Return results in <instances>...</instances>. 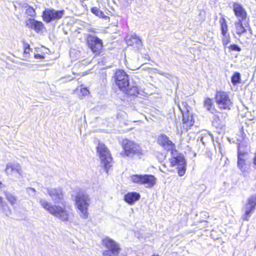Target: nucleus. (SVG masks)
<instances>
[{
	"mask_svg": "<svg viewBox=\"0 0 256 256\" xmlns=\"http://www.w3.org/2000/svg\"><path fill=\"white\" fill-rule=\"evenodd\" d=\"M124 93L126 94L137 96L138 94H142V90L136 84H130L126 86V90H122Z\"/></svg>",
	"mask_w": 256,
	"mask_h": 256,
	"instance_id": "ddd939ff",
	"label": "nucleus"
},
{
	"mask_svg": "<svg viewBox=\"0 0 256 256\" xmlns=\"http://www.w3.org/2000/svg\"><path fill=\"white\" fill-rule=\"evenodd\" d=\"M80 92L84 96H87L89 94V91L86 88H82L80 90Z\"/></svg>",
	"mask_w": 256,
	"mask_h": 256,
	"instance_id": "e433bc0d",
	"label": "nucleus"
},
{
	"mask_svg": "<svg viewBox=\"0 0 256 256\" xmlns=\"http://www.w3.org/2000/svg\"><path fill=\"white\" fill-rule=\"evenodd\" d=\"M216 101L220 108L224 110H230L232 106L228 94L224 92H218L216 96Z\"/></svg>",
	"mask_w": 256,
	"mask_h": 256,
	"instance_id": "6e6552de",
	"label": "nucleus"
},
{
	"mask_svg": "<svg viewBox=\"0 0 256 256\" xmlns=\"http://www.w3.org/2000/svg\"><path fill=\"white\" fill-rule=\"evenodd\" d=\"M156 182V178L152 174H144L142 184L147 188H152L154 187Z\"/></svg>",
	"mask_w": 256,
	"mask_h": 256,
	"instance_id": "dca6fc26",
	"label": "nucleus"
},
{
	"mask_svg": "<svg viewBox=\"0 0 256 256\" xmlns=\"http://www.w3.org/2000/svg\"><path fill=\"white\" fill-rule=\"evenodd\" d=\"M248 154L247 145H238V165L242 172L246 170V164L244 156Z\"/></svg>",
	"mask_w": 256,
	"mask_h": 256,
	"instance_id": "9d476101",
	"label": "nucleus"
},
{
	"mask_svg": "<svg viewBox=\"0 0 256 256\" xmlns=\"http://www.w3.org/2000/svg\"><path fill=\"white\" fill-rule=\"evenodd\" d=\"M97 152L100 160L102 166L106 173L112 166V158L110 152L105 145H98Z\"/></svg>",
	"mask_w": 256,
	"mask_h": 256,
	"instance_id": "20e7f679",
	"label": "nucleus"
},
{
	"mask_svg": "<svg viewBox=\"0 0 256 256\" xmlns=\"http://www.w3.org/2000/svg\"><path fill=\"white\" fill-rule=\"evenodd\" d=\"M143 176L144 174H132L130 176V180L134 184H137L138 185H142Z\"/></svg>",
	"mask_w": 256,
	"mask_h": 256,
	"instance_id": "5701e85b",
	"label": "nucleus"
},
{
	"mask_svg": "<svg viewBox=\"0 0 256 256\" xmlns=\"http://www.w3.org/2000/svg\"><path fill=\"white\" fill-rule=\"evenodd\" d=\"M102 242L106 248L102 253L103 256H117L119 254L121 248L114 240L106 237L102 240Z\"/></svg>",
	"mask_w": 256,
	"mask_h": 256,
	"instance_id": "39448f33",
	"label": "nucleus"
},
{
	"mask_svg": "<svg viewBox=\"0 0 256 256\" xmlns=\"http://www.w3.org/2000/svg\"><path fill=\"white\" fill-rule=\"evenodd\" d=\"M167 150L170 152L171 154V157L169 158L170 166L176 167L177 172L180 176H184L186 170V162L184 154L178 152L174 145H170Z\"/></svg>",
	"mask_w": 256,
	"mask_h": 256,
	"instance_id": "f03ea898",
	"label": "nucleus"
},
{
	"mask_svg": "<svg viewBox=\"0 0 256 256\" xmlns=\"http://www.w3.org/2000/svg\"><path fill=\"white\" fill-rule=\"evenodd\" d=\"M222 43L224 46H226L230 42V34H222Z\"/></svg>",
	"mask_w": 256,
	"mask_h": 256,
	"instance_id": "7c9ffc66",
	"label": "nucleus"
},
{
	"mask_svg": "<svg viewBox=\"0 0 256 256\" xmlns=\"http://www.w3.org/2000/svg\"><path fill=\"white\" fill-rule=\"evenodd\" d=\"M213 136L211 134L206 133L202 134L200 138V140L202 142V144H204L208 142V140H212Z\"/></svg>",
	"mask_w": 256,
	"mask_h": 256,
	"instance_id": "a878e982",
	"label": "nucleus"
},
{
	"mask_svg": "<svg viewBox=\"0 0 256 256\" xmlns=\"http://www.w3.org/2000/svg\"><path fill=\"white\" fill-rule=\"evenodd\" d=\"M64 10H56L53 8H47L42 12V18L44 22L50 23L57 22L64 15Z\"/></svg>",
	"mask_w": 256,
	"mask_h": 256,
	"instance_id": "423d86ee",
	"label": "nucleus"
},
{
	"mask_svg": "<svg viewBox=\"0 0 256 256\" xmlns=\"http://www.w3.org/2000/svg\"><path fill=\"white\" fill-rule=\"evenodd\" d=\"M2 182L0 181V188H1L2 187Z\"/></svg>",
	"mask_w": 256,
	"mask_h": 256,
	"instance_id": "79ce46f5",
	"label": "nucleus"
},
{
	"mask_svg": "<svg viewBox=\"0 0 256 256\" xmlns=\"http://www.w3.org/2000/svg\"><path fill=\"white\" fill-rule=\"evenodd\" d=\"M3 198L2 197L0 196V204H2L3 202Z\"/></svg>",
	"mask_w": 256,
	"mask_h": 256,
	"instance_id": "a19ab883",
	"label": "nucleus"
},
{
	"mask_svg": "<svg viewBox=\"0 0 256 256\" xmlns=\"http://www.w3.org/2000/svg\"><path fill=\"white\" fill-rule=\"evenodd\" d=\"M164 76L168 79H170L172 77L170 74L168 73H165V72L164 74Z\"/></svg>",
	"mask_w": 256,
	"mask_h": 256,
	"instance_id": "4c0bfd02",
	"label": "nucleus"
},
{
	"mask_svg": "<svg viewBox=\"0 0 256 256\" xmlns=\"http://www.w3.org/2000/svg\"><path fill=\"white\" fill-rule=\"evenodd\" d=\"M227 114H222L221 112H217L216 114H214L213 117L212 124L216 128H222L225 125L224 120L222 119V118H225Z\"/></svg>",
	"mask_w": 256,
	"mask_h": 256,
	"instance_id": "2eb2a0df",
	"label": "nucleus"
},
{
	"mask_svg": "<svg viewBox=\"0 0 256 256\" xmlns=\"http://www.w3.org/2000/svg\"><path fill=\"white\" fill-rule=\"evenodd\" d=\"M48 195L54 200V204L52 205L48 201L42 199L40 203L42 207L48 212L50 214L59 218L63 222H67L69 220V210H72L71 206L66 204L64 200V194L61 189L51 188L48 190Z\"/></svg>",
	"mask_w": 256,
	"mask_h": 256,
	"instance_id": "f257e3e1",
	"label": "nucleus"
},
{
	"mask_svg": "<svg viewBox=\"0 0 256 256\" xmlns=\"http://www.w3.org/2000/svg\"><path fill=\"white\" fill-rule=\"evenodd\" d=\"M233 10L234 14L238 18V20H244L246 18V12L241 4L238 2H234Z\"/></svg>",
	"mask_w": 256,
	"mask_h": 256,
	"instance_id": "f8f14e48",
	"label": "nucleus"
},
{
	"mask_svg": "<svg viewBox=\"0 0 256 256\" xmlns=\"http://www.w3.org/2000/svg\"><path fill=\"white\" fill-rule=\"evenodd\" d=\"M132 145H124V154L127 156H130L136 153L135 150L132 148H131Z\"/></svg>",
	"mask_w": 256,
	"mask_h": 256,
	"instance_id": "c756f323",
	"label": "nucleus"
},
{
	"mask_svg": "<svg viewBox=\"0 0 256 256\" xmlns=\"http://www.w3.org/2000/svg\"><path fill=\"white\" fill-rule=\"evenodd\" d=\"M158 144H174L169 138L164 134H162L158 138Z\"/></svg>",
	"mask_w": 256,
	"mask_h": 256,
	"instance_id": "b1692460",
	"label": "nucleus"
},
{
	"mask_svg": "<svg viewBox=\"0 0 256 256\" xmlns=\"http://www.w3.org/2000/svg\"><path fill=\"white\" fill-rule=\"evenodd\" d=\"M26 14H27L28 15L32 17H34L36 15V12H35L34 9L30 6H28L26 8Z\"/></svg>",
	"mask_w": 256,
	"mask_h": 256,
	"instance_id": "473e14b6",
	"label": "nucleus"
},
{
	"mask_svg": "<svg viewBox=\"0 0 256 256\" xmlns=\"http://www.w3.org/2000/svg\"><path fill=\"white\" fill-rule=\"evenodd\" d=\"M204 106L212 114L216 112V110L214 108L212 101L210 98H207L205 100L204 102Z\"/></svg>",
	"mask_w": 256,
	"mask_h": 256,
	"instance_id": "4be33fe9",
	"label": "nucleus"
},
{
	"mask_svg": "<svg viewBox=\"0 0 256 256\" xmlns=\"http://www.w3.org/2000/svg\"><path fill=\"white\" fill-rule=\"evenodd\" d=\"M24 54H28L30 50V45L26 43L24 44Z\"/></svg>",
	"mask_w": 256,
	"mask_h": 256,
	"instance_id": "c9c22d12",
	"label": "nucleus"
},
{
	"mask_svg": "<svg viewBox=\"0 0 256 256\" xmlns=\"http://www.w3.org/2000/svg\"><path fill=\"white\" fill-rule=\"evenodd\" d=\"M34 58H42L43 56L40 54H36L34 55Z\"/></svg>",
	"mask_w": 256,
	"mask_h": 256,
	"instance_id": "58836bf2",
	"label": "nucleus"
},
{
	"mask_svg": "<svg viewBox=\"0 0 256 256\" xmlns=\"http://www.w3.org/2000/svg\"><path fill=\"white\" fill-rule=\"evenodd\" d=\"M126 42L128 45L133 46L136 50L140 49L142 46V41L136 34L132 35Z\"/></svg>",
	"mask_w": 256,
	"mask_h": 256,
	"instance_id": "f3484780",
	"label": "nucleus"
},
{
	"mask_svg": "<svg viewBox=\"0 0 256 256\" xmlns=\"http://www.w3.org/2000/svg\"><path fill=\"white\" fill-rule=\"evenodd\" d=\"M256 208V194L251 196L247 200L244 206V214L242 219L243 220L248 221L251 214L254 212Z\"/></svg>",
	"mask_w": 256,
	"mask_h": 256,
	"instance_id": "1a4fd4ad",
	"label": "nucleus"
},
{
	"mask_svg": "<svg viewBox=\"0 0 256 256\" xmlns=\"http://www.w3.org/2000/svg\"><path fill=\"white\" fill-rule=\"evenodd\" d=\"M90 198L86 193L79 192L75 197V205L76 208L80 212L81 218L86 219L88 216V207Z\"/></svg>",
	"mask_w": 256,
	"mask_h": 256,
	"instance_id": "7ed1b4c3",
	"label": "nucleus"
},
{
	"mask_svg": "<svg viewBox=\"0 0 256 256\" xmlns=\"http://www.w3.org/2000/svg\"><path fill=\"white\" fill-rule=\"evenodd\" d=\"M157 72H158V74H160V75H162V76H164V72H163L162 71V70H157Z\"/></svg>",
	"mask_w": 256,
	"mask_h": 256,
	"instance_id": "ea45409f",
	"label": "nucleus"
},
{
	"mask_svg": "<svg viewBox=\"0 0 256 256\" xmlns=\"http://www.w3.org/2000/svg\"><path fill=\"white\" fill-rule=\"evenodd\" d=\"M220 22L222 34H227L228 32V26L226 18L223 17L220 20Z\"/></svg>",
	"mask_w": 256,
	"mask_h": 256,
	"instance_id": "393cba45",
	"label": "nucleus"
},
{
	"mask_svg": "<svg viewBox=\"0 0 256 256\" xmlns=\"http://www.w3.org/2000/svg\"><path fill=\"white\" fill-rule=\"evenodd\" d=\"M195 117L196 116L192 114H190V113H188L184 114L182 127L186 131H187L194 124Z\"/></svg>",
	"mask_w": 256,
	"mask_h": 256,
	"instance_id": "4468645a",
	"label": "nucleus"
},
{
	"mask_svg": "<svg viewBox=\"0 0 256 256\" xmlns=\"http://www.w3.org/2000/svg\"><path fill=\"white\" fill-rule=\"evenodd\" d=\"M228 48L230 50L233 51L240 52L241 50V48L236 44H231Z\"/></svg>",
	"mask_w": 256,
	"mask_h": 256,
	"instance_id": "f704fd0d",
	"label": "nucleus"
},
{
	"mask_svg": "<svg viewBox=\"0 0 256 256\" xmlns=\"http://www.w3.org/2000/svg\"><path fill=\"white\" fill-rule=\"evenodd\" d=\"M130 69H132V70H134V68H130Z\"/></svg>",
	"mask_w": 256,
	"mask_h": 256,
	"instance_id": "37998d69",
	"label": "nucleus"
},
{
	"mask_svg": "<svg viewBox=\"0 0 256 256\" xmlns=\"http://www.w3.org/2000/svg\"><path fill=\"white\" fill-rule=\"evenodd\" d=\"M90 12L99 18L106 19L108 18V16L104 14V12L100 10V7L93 6L91 8Z\"/></svg>",
	"mask_w": 256,
	"mask_h": 256,
	"instance_id": "aec40b11",
	"label": "nucleus"
},
{
	"mask_svg": "<svg viewBox=\"0 0 256 256\" xmlns=\"http://www.w3.org/2000/svg\"><path fill=\"white\" fill-rule=\"evenodd\" d=\"M43 27L44 24L42 22L36 20L32 29L34 30L36 32H39Z\"/></svg>",
	"mask_w": 256,
	"mask_h": 256,
	"instance_id": "cd10ccee",
	"label": "nucleus"
},
{
	"mask_svg": "<svg viewBox=\"0 0 256 256\" xmlns=\"http://www.w3.org/2000/svg\"><path fill=\"white\" fill-rule=\"evenodd\" d=\"M243 20H238L234 23L235 32L238 36H240L246 32V26H244L242 24Z\"/></svg>",
	"mask_w": 256,
	"mask_h": 256,
	"instance_id": "6ab92c4d",
	"label": "nucleus"
},
{
	"mask_svg": "<svg viewBox=\"0 0 256 256\" xmlns=\"http://www.w3.org/2000/svg\"><path fill=\"white\" fill-rule=\"evenodd\" d=\"M140 194L136 192H130L125 194L124 201L128 204H132L140 198Z\"/></svg>",
	"mask_w": 256,
	"mask_h": 256,
	"instance_id": "a211bd4d",
	"label": "nucleus"
},
{
	"mask_svg": "<svg viewBox=\"0 0 256 256\" xmlns=\"http://www.w3.org/2000/svg\"><path fill=\"white\" fill-rule=\"evenodd\" d=\"M88 46L94 52H99L102 47V40L95 36H89L88 38Z\"/></svg>",
	"mask_w": 256,
	"mask_h": 256,
	"instance_id": "9b49d317",
	"label": "nucleus"
},
{
	"mask_svg": "<svg viewBox=\"0 0 256 256\" xmlns=\"http://www.w3.org/2000/svg\"><path fill=\"white\" fill-rule=\"evenodd\" d=\"M20 166L18 164H8L6 165L5 171L8 174H12L14 172H20Z\"/></svg>",
	"mask_w": 256,
	"mask_h": 256,
	"instance_id": "412c9836",
	"label": "nucleus"
},
{
	"mask_svg": "<svg viewBox=\"0 0 256 256\" xmlns=\"http://www.w3.org/2000/svg\"><path fill=\"white\" fill-rule=\"evenodd\" d=\"M178 106L182 115L189 113L190 108L186 102H182L181 104H178Z\"/></svg>",
	"mask_w": 256,
	"mask_h": 256,
	"instance_id": "bb28decb",
	"label": "nucleus"
},
{
	"mask_svg": "<svg viewBox=\"0 0 256 256\" xmlns=\"http://www.w3.org/2000/svg\"><path fill=\"white\" fill-rule=\"evenodd\" d=\"M35 20H36L34 19L31 18H30L28 20H26V26L28 28L32 29V28L33 26V24H34V22Z\"/></svg>",
	"mask_w": 256,
	"mask_h": 256,
	"instance_id": "72a5a7b5",
	"label": "nucleus"
},
{
	"mask_svg": "<svg viewBox=\"0 0 256 256\" xmlns=\"http://www.w3.org/2000/svg\"><path fill=\"white\" fill-rule=\"evenodd\" d=\"M6 198L12 205H14L16 203V198L14 195L7 194H6Z\"/></svg>",
	"mask_w": 256,
	"mask_h": 256,
	"instance_id": "2f4dec72",
	"label": "nucleus"
},
{
	"mask_svg": "<svg viewBox=\"0 0 256 256\" xmlns=\"http://www.w3.org/2000/svg\"><path fill=\"white\" fill-rule=\"evenodd\" d=\"M114 78L116 85L121 91L125 90L126 86L129 84L128 76L123 70H117Z\"/></svg>",
	"mask_w": 256,
	"mask_h": 256,
	"instance_id": "0eeeda50",
	"label": "nucleus"
},
{
	"mask_svg": "<svg viewBox=\"0 0 256 256\" xmlns=\"http://www.w3.org/2000/svg\"><path fill=\"white\" fill-rule=\"evenodd\" d=\"M241 80V76L240 73L235 72L232 76L231 82L234 85H236L237 84L240 82Z\"/></svg>",
	"mask_w": 256,
	"mask_h": 256,
	"instance_id": "c85d7f7f",
	"label": "nucleus"
}]
</instances>
